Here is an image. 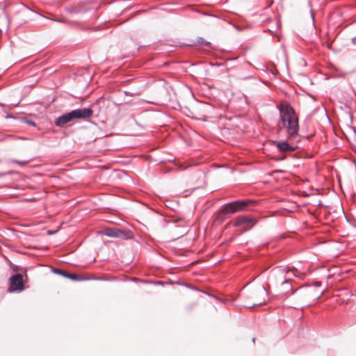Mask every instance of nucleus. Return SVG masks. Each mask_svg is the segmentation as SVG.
Wrapping results in <instances>:
<instances>
[{
  "mask_svg": "<svg viewBox=\"0 0 356 356\" xmlns=\"http://www.w3.org/2000/svg\"><path fill=\"white\" fill-rule=\"evenodd\" d=\"M258 293L259 296H263V299L257 298L256 299V303L253 304L252 305H246L245 307L247 308H252L253 307L256 305H261L266 302V298L267 296V291L264 286H261L259 289Z\"/></svg>",
  "mask_w": 356,
  "mask_h": 356,
  "instance_id": "nucleus-8",
  "label": "nucleus"
},
{
  "mask_svg": "<svg viewBox=\"0 0 356 356\" xmlns=\"http://www.w3.org/2000/svg\"><path fill=\"white\" fill-rule=\"evenodd\" d=\"M276 146L278 150L281 152H292L295 149V147L284 141L277 143Z\"/></svg>",
  "mask_w": 356,
  "mask_h": 356,
  "instance_id": "nucleus-9",
  "label": "nucleus"
},
{
  "mask_svg": "<svg viewBox=\"0 0 356 356\" xmlns=\"http://www.w3.org/2000/svg\"><path fill=\"white\" fill-rule=\"evenodd\" d=\"M56 22H62V23H68V21L66 19H56Z\"/></svg>",
  "mask_w": 356,
  "mask_h": 356,
  "instance_id": "nucleus-13",
  "label": "nucleus"
},
{
  "mask_svg": "<svg viewBox=\"0 0 356 356\" xmlns=\"http://www.w3.org/2000/svg\"><path fill=\"white\" fill-rule=\"evenodd\" d=\"M308 4H309V6L311 8L312 7V2H311L310 0H309Z\"/></svg>",
  "mask_w": 356,
  "mask_h": 356,
  "instance_id": "nucleus-16",
  "label": "nucleus"
},
{
  "mask_svg": "<svg viewBox=\"0 0 356 356\" xmlns=\"http://www.w3.org/2000/svg\"><path fill=\"white\" fill-rule=\"evenodd\" d=\"M299 277V271L296 268L278 266L273 268L268 277L269 287H275L282 294H287L292 291V280Z\"/></svg>",
  "mask_w": 356,
  "mask_h": 356,
  "instance_id": "nucleus-1",
  "label": "nucleus"
},
{
  "mask_svg": "<svg viewBox=\"0 0 356 356\" xmlns=\"http://www.w3.org/2000/svg\"><path fill=\"white\" fill-rule=\"evenodd\" d=\"M13 163H18V164H19L20 165H25L28 163V161H18V160H13Z\"/></svg>",
  "mask_w": 356,
  "mask_h": 356,
  "instance_id": "nucleus-11",
  "label": "nucleus"
},
{
  "mask_svg": "<svg viewBox=\"0 0 356 356\" xmlns=\"http://www.w3.org/2000/svg\"><path fill=\"white\" fill-rule=\"evenodd\" d=\"M64 277L70 278L72 280H79V278L76 274H70L66 273V274L64 275Z\"/></svg>",
  "mask_w": 356,
  "mask_h": 356,
  "instance_id": "nucleus-10",
  "label": "nucleus"
},
{
  "mask_svg": "<svg viewBox=\"0 0 356 356\" xmlns=\"http://www.w3.org/2000/svg\"><path fill=\"white\" fill-rule=\"evenodd\" d=\"M280 115L282 126L286 129L289 137L297 136L299 131L298 121L292 107L289 105L281 106Z\"/></svg>",
  "mask_w": 356,
  "mask_h": 356,
  "instance_id": "nucleus-2",
  "label": "nucleus"
},
{
  "mask_svg": "<svg viewBox=\"0 0 356 356\" xmlns=\"http://www.w3.org/2000/svg\"><path fill=\"white\" fill-rule=\"evenodd\" d=\"M92 114L93 111L90 108L74 109L57 118L55 124L61 127L74 119L84 120L90 118Z\"/></svg>",
  "mask_w": 356,
  "mask_h": 356,
  "instance_id": "nucleus-3",
  "label": "nucleus"
},
{
  "mask_svg": "<svg viewBox=\"0 0 356 356\" xmlns=\"http://www.w3.org/2000/svg\"><path fill=\"white\" fill-rule=\"evenodd\" d=\"M248 203L249 202L247 200L236 201L228 203L222 206L221 212L225 215L232 214L242 210L244 207L248 206Z\"/></svg>",
  "mask_w": 356,
  "mask_h": 356,
  "instance_id": "nucleus-4",
  "label": "nucleus"
},
{
  "mask_svg": "<svg viewBox=\"0 0 356 356\" xmlns=\"http://www.w3.org/2000/svg\"><path fill=\"white\" fill-rule=\"evenodd\" d=\"M26 123L32 126H35V123L31 120H27Z\"/></svg>",
  "mask_w": 356,
  "mask_h": 356,
  "instance_id": "nucleus-14",
  "label": "nucleus"
},
{
  "mask_svg": "<svg viewBox=\"0 0 356 356\" xmlns=\"http://www.w3.org/2000/svg\"><path fill=\"white\" fill-rule=\"evenodd\" d=\"M104 234L109 237L120 238L123 239L131 238L133 233L131 231H125L118 228H106Z\"/></svg>",
  "mask_w": 356,
  "mask_h": 356,
  "instance_id": "nucleus-5",
  "label": "nucleus"
},
{
  "mask_svg": "<svg viewBox=\"0 0 356 356\" xmlns=\"http://www.w3.org/2000/svg\"><path fill=\"white\" fill-rule=\"evenodd\" d=\"M311 15H312V19L314 20V13H312V10H311Z\"/></svg>",
  "mask_w": 356,
  "mask_h": 356,
  "instance_id": "nucleus-15",
  "label": "nucleus"
},
{
  "mask_svg": "<svg viewBox=\"0 0 356 356\" xmlns=\"http://www.w3.org/2000/svg\"><path fill=\"white\" fill-rule=\"evenodd\" d=\"M54 272L57 274H59V275H61L63 276H64L65 274H66V272H65L64 270H61V269H59V268H56L54 270Z\"/></svg>",
  "mask_w": 356,
  "mask_h": 356,
  "instance_id": "nucleus-12",
  "label": "nucleus"
},
{
  "mask_svg": "<svg viewBox=\"0 0 356 356\" xmlns=\"http://www.w3.org/2000/svg\"><path fill=\"white\" fill-rule=\"evenodd\" d=\"M24 289L23 276L17 273L10 278L9 291H22Z\"/></svg>",
  "mask_w": 356,
  "mask_h": 356,
  "instance_id": "nucleus-6",
  "label": "nucleus"
},
{
  "mask_svg": "<svg viewBox=\"0 0 356 356\" xmlns=\"http://www.w3.org/2000/svg\"><path fill=\"white\" fill-rule=\"evenodd\" d=\"M256 221L251 216H238L234 222V227H241L244 230L250 229Z\"/></svg>",
  "mask_w": 356,
  "mask_h": 356,
  "instance_id": "nucleus-7",
  "label": "nucleus"
}]
</instances>
